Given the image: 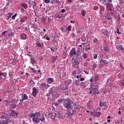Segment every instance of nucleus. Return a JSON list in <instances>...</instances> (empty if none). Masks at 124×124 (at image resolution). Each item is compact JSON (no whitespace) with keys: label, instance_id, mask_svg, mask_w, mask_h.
I'll return each instance as SVG.
<instances>
[{"label":"nucleus","instance_id":"obj_11","mask_svg":"<svg viewBox=\"0 0 124 124\" xmlns=\"http://www.w3.org/2000/svg\"><path fill=\"white\" fill-rule=\"evenodd\" d=\"M0 79H6V74L0 72Z\"/></svg>","mask_w":124,"mask_h":124},{"label":"nucleus","instance_id":"obj_39","mask_svg":"<svg viewBox=\"0 0 124 124\" xmlns=\"http://www.w3.org/2000/svg\"><path fill=\"white\" fill-rule=\"evenodd\" d=\"M55 1H56V3L58 4V5H61L62 4V3H61V1H60V0H55Z\"/></svg>","mask_w":124,"mask_h":124},{"label":"nucleus","instance_id":"obj_29","mask_svg":"<svg viewBox=\"0 0 124 124\" xmlns=\"http://www.w3.org/2000/svg\"><path fill=\"white\" fill-rule=\"evenodd\" d=\"M116 47H117V50H122V49H123V47L122 45H117L116 46Z\"/></svg>","mask_w":124,"mask_h":124},{"label":"nucleus","instance_id":"obj_32","mask_svg":"<svg viewBox=\"0 0 124 124\" xmlns=\"http://www.w3.org/2000/svg\"><path fill=\"white\" fill-rule=\"evenodd\" d=\"M76 74H77V72L76 70L73 71L72 73V76H75V77H76Z\"/></svg>","mask_w":124,"mask_h":124},{"label":"nucleus","instance_id":"obj_10","mask_svg":"<svg viewBox=\"0 0 124 124\" xmlns=\"http://www.w3.org/2000/svg\"><path fill=\"white\" fill-rule=\"evenodd\" d=\"M68 89V88H66V87H63L62 89V93H64L65 95H68V94H69V92H68V90H67Z\"/></svg>","mask_w":124,"mask_h":124},{"label":"nucleus","instance_id":"obj_9","mask_svg":"<svg viewBox=\"0 0 124 124\" xmlns=\"http://www.w3.org/2000/svg\"><path fill=\"white\" fill-rule=\"evenodd\" d=\"M40 87L43 88V89H48L50 87V85H49L47 83H42L40 84Z\"/></svg>","mask_w":124,"mask_h":124},{"label":"nucleus","instance_id":"obj_47","mask_svg":"<svg viewBox=\"0 0 124 124\" xmlns=\"http://www.w3.org/2000/svg\"><path fill=\"white\" fill-rule=\"evenodd\" d=\"M96 66H97V65H96V64H93V69H94V68H96Z\"/></svg>","mask_w":124,"mask_h":124},{"label":"nucleus","instance_id":"obj_7","mask_svg":"<svg viewBox=\"0 0 124 124\" xmlns=\"http://www.w3.org/2000/svg\"><path fill=\"white\" fill-rule=\"evenodd\" d=\"M21 99L19 100L20 103L23 102L24 100H28L29 97H28V95H27V94H23L21 96Z\"/></svg>","mask_w":124,"mask_h":124},{"label":"nucleus","instance_id":"obj_20","mask_svg":"<svg viewBox=\"0 0 124 124\" xmlns=\"http://www.w3.org/2000/svg\"><path fill=\"white\" fill-rule=\"evenodd\" d=\"M72 109H73V113L74 114H75V113L77 112V110H78V108L77 107H75V106L72 107Z\"/></svg>","mask_w":124,"mask_h":124},{"label":"nucleus","instance_id":"obj_57","mask_svg":"<svg viewBox=\"0 0 124 124\" xmlns=\"http://www.w3.org/2000/svg\"><path fill=\"white\" fill-rule=\"evenodd\" d=\"M102 50H103L104 51H107L108 49L106 48V47L102 48Z\"/></svg>","mask_w":124,"mask_h":124},{"label":"nucleus","instance_id":"obj_17","mask_svg":"<svg viewBox=\"0 0 124 124\" xmlns=\"http://www.w3.org/2000/svg\"><path fill=\"white\" fill-rule=\"evenodd\" d=\"M49 117H50V118H51V119H55V118H56V116H57V114L56 113H50L49 114Z\"/></svg>","mask_w":124,"mask_h":124},{"label":"nucleus","instance_id":"obj_6","mask_svg":"<svg viewBox=\"0 0 124 124\" xmlns=\"http://www.w3.org/2000/svg\"><path fill=\"white\" fill-rule=\"evenodd\" d=\"M70 101V100H68L67 103H65V102H64L62 104V106H63V107L65 108H66V109H70V108L72 107V105H71Z\"/></svg>","mask_w":124,"mask_h":124},{"label":"nucleus","instance_id":"obj_27","mask_svg":"<svg viewBox=\"0 0 124 124\" xmlns=\"http://www.w3.org/2000/svg\"><path fill=\"white\" fill-rule=\"evenodd\" d=\"M72 29V27H71V25H69L67 28H66V31H71V29Z\"/></svg>","mask_w":124,"mask_h":124},{"label":"nucleus","instance_id":"obj_15","mask_svg":"<svg viewBox=\"0 0 124 124\" xmlns=\"http://www.w3.org/2000/svg\"><path fill=\"white\" fill-rule=\"evenodd\" d=\"M66 102L65 100L59 99L58 100V104H56V105H59V104H61V103H62V104H63V103H64V102Z\"/></svg>","mask_w":124,"mask_h":124},{"label":"nucleus","instance_id":"obj_54","mask_svg":"<svg viewBox=\"0 0 124 124\" xmlns=\"http://www.w3.org/2000/svg\"><path fill=\"white\" fill-rule=\"evenodd\" d=\"M44 0L46 3H49V2H50V0Z\"/></svg>","mask_w":124,"mask_h":124},{"label":"nucleus","instance_id":"obj_41","mask_svg":"<svg viewBox=\"0 0 124 124\" xmlns=\"http://www.w3.org/2000/svg\"><path fill=\"white\" fill-rule=\"evenodd\" d=\"M71 36L72 38L75 37V36H76V35L75 34V33H71Z\"/></svg>","mask_w":124,"mask_h":124},{"label":"nucleus","instance_id":"obj_37","mask_svg":"<svg viewBox=\"0 0 124 124\" xmlns=\"http://www.w3.org/2000/svg\"><path fill=\"white\" fill-rule=\"evenodd\" d=\"M6 33H7V31H4L2 32V35H3V36H6V35H7Z\"/></svg>","mask_w":124,"mask_h":124},{"label":"nucleus","instance_id":"obj_56","mask_svg":"<svg viewBox=\"0 0 124 124\" xmlns=\"http://www.w3.org/2000/svg\"><path fill=\"white\" fill-rule=\"evenodd\" d=\"M33 72H34V73H35V74H37L38 73V72H37V71L34 69V70H33Z\"/></svg>","mask_w":124,"mask_h":124},{"label":"nucleus","instance_id":"obj_3","mask_svg":"<svg viewBox=\"0 0 124 124\" xmlns=\"http://www.w3.org/2000/svg\"><path fill=\"white\" fill-rule=\"evenodd\" d=\"M69 55L70 57H74L75 58H77V57H78V56H80V53H77V52H76V50H75V48H73L70 53H69Z\"/></svg>","mask_w":124,"mask_h":124},{"label":"nucleus","instance_id":"obj_40","mask_svg":"<svg viewBox=\"0 0 124 124\" xmlns=\"http://www.w3.org/2000/svg\"><path fill=\"white\" fill-rule=\"evenodd\" d=\"M81 15L83 16H85V14H86V12H85V11L84 10H82L81 12Z\"/></svg>","mask_w":124,"mask_h":124},{"label":"nucleus","instance_id":"obj_61","mask_svg":"<svg viewBox=\"0 0 124 124\" xmlns=\"http://www.w3.org/2000/svg\"><path fill=\"white\" fill-rule=\"evenodd\" d=\"M72 82V80L71 79L69 80L68 81V84H71Z\"/></svg>","mask_w":124,"mask_h":124},{"label":"nucleus","instance_id":"obj_14","mask_svg":"<svg viewBox=\"0 0 124 124\" xmlns=\"http://www.w3.org/2000/svg\"><path fill=\"white\" fill-rule=\"evenodd\" d=\"M28 19V17L24 16L23 17L20 18L21 23H24V22H26V20Z\"/></svg>","mask_w":124,"mask_h":124},{"label":"nucleus","instance_id":"obj_59","mask_svg":"<svg viewBox=\"0 0 124 124\" xmlns=\"http://www.w3.org/2000/svg\"><path fill=\"white\" fill-rule=\"evenodd\" d=\"M72 2V0H67V1L66 2H68L69 3H71Z\"/></svg>","mask_w":124,"mask_h":124},{"label":"nucleus","instance_id":"obj_13","mask_svg":"<svg viewBox=\"0 0 124 124\" xmlns=\"http://www.w3.org/2000/svg\"><path fill=\"white\" fill-rule=\"evenodd\" d=\"M0 124H7V120H3L2 118H0Z\"/></svg>","mask_w":124,"mask_h":124},{"label":"nucleus","instance_id":"obj_5","mask_svg":"<svg viewBox=\"0 0 124 124\" xmlns=\"http://www.w3.org/2000/svg\"><path fill=\"white\" fill-rule=\"evenodd\" d=\"M18 113L17 112L15 111V110H12L10 114V118L11 119H14V118H17L18 117Z\"/></svg>","mask_w":124,"mask_h":124},{"label":"nucleus","instance_id":"obj_44","mask_svg":"<svg viewBox=\"0 0 124 124\" xmlns=\"http://www.w3.org/2000/svg\"><path fill=\"white\" fill-rule=\"evenodd\" d=\"M121 85L123 87H124V79L121 80Z\"/></svg>","mask_w":124,"mask_h":124},{"label":"nucleus","instance_id":"obj_4","mask_svg":"<svg viewBox=\"0 0 124 124\" xmlns=\"http://www.w3.org/2000/svg\"><path fill=\"white\" fill-rule=\"evenodd\" d=\"M72 61L73 66H77L78 68L79 67V63H80V62H78V60L76 59L75 57H73Z\"/></svg>","mask_w":124,"mask_h":124},{"label":"nucleus","instance_id":"obj_48","mask_svg":"<svg viewBox=\"0 0 124 124\" xmlns=\"http://www.w3.org/2000/svg\"><path fill=\"white\" fill-rule=\"evenodd\" d=\"M107 20H112V17L111 16H107L106 17Z\"/></svg>","mask_w":124,"mask_h":124},{"label":"nucleus","instance_id":"obj_19","mask_svg":"<svg viewBox=\"0 0 124 124\" xmlns=\"http://www.w3.org/2000/svg\"><path fill=\"white\" fill-rule=\"evenodd\" d=\"M100 115H101L100 112H95L93 113L94 117H100Z\"/></svg>","mask_w":124,"mask_h":124},{"label":"nucleus","instance_id":"obj_24","mask_svg":"<svg viewBox=\"0 0 124 124\" xmlns=\"http://www.w3.org/2000/svg\"><path fill=\"white\" fill-rule=\"evenodd\" d=\"M74 113L73 112L71 113L70 111H68V112L67 113V115L68 117H69V118H71L72 116H73V114Z\"/></svg>","mask_w":124,"mask_h":124},{"label":"nucleus","instance_id":"obj_62","mask_svg":"<svg viewBox=\"0 0 124 124\" xmlns=\"http://www.w3.org/2000/svg\"><path fill=\"white\" fill-rule=\"evenodd\" d=\"M108 11H112V8H108Z\"/></svg>","mask_w":124,"mask_h":124},{"label":"nucleus","instance_id":"obj_34","mask_svg":"<svg viewBox=\"0 0 124 124\" xmlns=\"http://www.w3.org/2000/svg\"><path fill=\"white\" fill-rule=\"evenodd\" d=\"M82 58H83V59H87V58H88V54L84 53L82 55Z\"/></svg>","mask_w":124,"mask_h":124},{"label":"nucleus","instance_id":"obj_18","mask_svg":"<svg viewBox=\"0 0 124 124\" xmlns=\"http://www.w3.org/2000/svg\"><path fill=\"white\" fill-rule=\"evenodd\" d=\"M101 33L102 34H104V35H106V37L107 36V33H108V32L104 30V29H102L101 30Z\"/></svg>","mask_w":124,"mask_h":124},{"label":"nucleus","instance_id":"obj_28","mask_svg":"<svg viewBox=\"0 0 124 124\" xmlns=\"http://www.w3.org/2000/svg\"><path fill=\"white\" fill-rule=\"evenodd\" d=\"M21 6H22V7H24L25 9H27V8H28V5H27V4H26L25 3H22Z\"/></svg>","mask_w":124,"mask_h":124},{"label":"nucleus","instance_id":"obj_12","mask_svg":"<svg viewBox=\"0 0 124 124\" xmlns=\"http://www.w3.org/2000/svg\"><path fill=\"white\" fill-rule=\"evenodd\" d=\"M36 46L37 47H39V48H41V49L43 48V43H39V41L36 42Z\"/></svg>","mask_w":124,"mask_h":124},{"label":"nucleus","instance_id":"obj_30","mask_svg":"<svg viewBox=\"0 0 124 124\" xmlns=\"http://www.w3.org/2000/svg\"><path fill=\"white\" fill-rule=\"evenodd\" d=\"M57 58H58V56H56V57L53 56L52 57V61L53 62H56V61L57 60Z\"/></svg>","mask_w":124,"mask_h":124},{"label":"nucleus","instance_id":"obj_42","mask_svg":"<svg viewBox=\"0 0 124 124\" xmlns=\"http://www.w3.org/2000/svg\"><path fill=\"white\" fill-rule=\"evenodd\" d=\"M20 12H21V13H23V14L25 13V9H24V8H21L20 9Z\"/></svg>","mask_w":124,"mask_h":124},{"label":"nucleus","instance_id":"obj_43","mask_svg":"<svg viewBox=\"0 0 124 124\" xmlns=\"http://www.w3.org/2000/svg\"><path fill=\"white\" fill-rule=\"evenodd\" d=\"M17 16V14H15L14 16H12V18L13 20H15V17Z\"/></svg>","mask_w":124,"mask_h":124},{"label":"nucleus","instance_id":"obj_58","mask_svg":"<svg viewBox=\"0 0 124 124\" xmlns=\"http://www.w3.org/2000/svg\"><path fill=\"white\" fill-rule=\"evenodd\" d=\"M61 12H62V13H64V12H65V9H63L61 10Z\"/></svg>","mask_w":124,"mask_h":124},{"label":"nucleus","instance_id":"obj_33","mask_svg":"<svg viewBox=\"0 0 124 124\" xmlns=\"http://www.w3.org/2000/svg\"><path fill=\"white\" fill-rule=\"evenodd\" d=\"M21 38H22V39H26L27 35H26V34H22L21 35Z\"/></svg>","mask_w":124,"mask_h":124},{"label":"nucleus","instance_id":"obj_25","mask_svg":"<svg viewBox=\"0 0 124 124\" xmlns=\"http://www.w3.org/2000/svg\"><path fill=\"white\" fill-rule=\"evenodd\" d=\"M9 4H10V3L7 2L5 7L3 8V10H6L9 7Z\"/></svg>","mask_w":124,"mask_h":124},{"label":"nucleus","instance_id":"obj_63","mask_svg":"<svg viewBox=\"0 0 124 124\" xmlns=\"http://www.w3.org/2000/svg\"><path fill=\"white\" fill-rule=\"evenodd\" d=\"M121 51H122V53H124V47H122Z\"/></svg>","mask_w":124,"mask_h":124},{"label":"nucleus","instance_id":"obj_8","mask_svg":"<svg viewBox=\"0 0 124 124\" xmlns=\"http://www.w3.org/2000/svg\"><path fill=\"white\" fill-rule=\"evenodd\" d=\"M37 93H38V90H37V88L35 87H33L32 88V93L33 96L35 97V96H36Z\"/></svg>","mask_w":124,"mask_h":124},{"label":"nucleus","instance_id":"obj_51","mask_svg":"<svg viewBox=\"0 0 124 124\" xmlns=\"http://www.w3.org/2000/svg\"><path fill=\"white\" fill-rule=\"evenodd\" d=\"M75 85L76 86H77V87H78V86H79L80 85V83L78 82H75Z\"/></svg>","mask_w":124,"mask_h":124},{"label":"nucleus","instance_id":"obj_36","mask_svg":"<svg viewBox=\"0 0 124 124\" xmlns=\"http://www.w3.org/2000/svg\"><path fill=\"white\" fill-rule=\"evenodd\" d=\"M97 56H98L97 53H93V59L94 60H96V59H97Z\"/></svg>","mask_w":124,"mask_h":124},{"label":"nucleus","instance_id":"obj_64","mask_svg":"<svg viewBox=\"0 0 124 124\" xmlns=\"http://www.w3.org/2000/svg\"><path fill=\"white\" fill-rule=\"evenodd\" d=\"M80 81H84V80H85V78H81L80 79Z\"/></svg>","mask_w":124,"mask_h":124},{"label":"nucleus","instance_id":"obj_55","mask_svg":"<svg viewBox=\"0 0 124 124\" xmlns=\"http://www.w3.org/2000/svg\"><path fill=\"white\" fill-rule=\"evenodd\" d=\"M76 77V78H77V79H78V78H81V75H78Z\"/></svg>","mask_w":124,"mask_h":124},{"label":"nucleus","instance_id":"obj_16","mask_svg":"<svg viewBox=\"0 0 124 124\" xmlns=\"http://www.w3.org/2000/svg\"><path fill=\"white\" fill-rule=\"evenodd\" d=\"M47 82L48 84H52L54 82V79L53 78H48L47 79Z\"/></svg>","mask_w":124,"mask_h":124},{"label":"nucleus","instance_id":"obj_45","mask_svg":"<svg viewBox=\"0 0 124 124\" xmlns=\"http://www.w3.org/2000/svg\"><path fill=\"white\" fill-rule=\"evenodd\" d=\"M8 36H14V33L12 32L11 33H9L8 34Z\"/></svg>","mask_w":124,"mask_h":124},{"label":"nucleus","instance_id":"obj_2","mask_svg":"<svg viewBox=\"0 0 124 124\" xmlns=\"http://www.w3.org/2000/svg\"><path fill=\"white\" fill-rule=\"evenodd\" d=\"M91 88L90 89V92L89 93V94H91L92 93L93 95H94L95 94H98L99 93V92H98V85H94L93 83H91Z\"/></svg>","mask_w":124,"mask_h":124},{"label":"nucleus","instance_id":"obj_23","mask_svg":"<svg viewBox=\"0 0 124 124\" xmlns=\"http://www.w3.org/2000/svg\"><path fill=\"white\" fill-rule=\"evenodd\" d=\"M31 61L32 65H34V64H35V62H35V59H34V58H31Z\"/></svg>","mask_w":124,"mask_h":124},{"label":"nucleus","instance_id":"obj_38","mask_svg":"<svg viewBox=\"0 0 124 124\" xmlns=\"http://www.w3.org/2000/svg\"><path fill=\"white\" fill-rule=\"evenodd\" d=\"M98 78H99L98 75H96L94 77V80L95 81H98Z\"/></svg>","mask_w":124,"mask_h":124},{"label":"nucleus","instance_id":"obj_60","mask_svg":"<svg viewBox=\"0 0 124 124\" xmlns=\"http://www.w3.org/2000/svg\"><path fill=\"white\" fill-rule=\"evenodd\" d=\"M97 41H98V40H97V39H96V38H95V39L93 40V42H94V43L97 42Z\"/></svg>","mask_w":124,"mask_h":124},{"label":"nucleus","instance_id":"obj_1","mask_svg":"<svg viewBox=\"0 0 124 124\" xmlns=\"http://www.w3.org/2000/svg\"><path fill=\"white\" fill-rule=\"evenodd\" d=\"M41 113L39 112H36L35 113H32L29 115L30 117L32 119V121L34 124H39V123L42 122H45V117L44 115H41Z\"/></svg>","mask_w":124,"mask_h":124},{"label":"nucleus","instance_id":"obj_49","mask_svg":"<svg viewBox=\"0 0 124 124\" xmlns=\"http://www.w3.org/2000/svg\"><path fill=\"white\" fill-rule=\"evenodd\" d=\"M50 50L52 51V52H53V53L55 52V48L54 47H50Z\"/></svg>","mask_w":124,"mask_h":124},{"label":"nucleus","instance_id":"obj_22","mask_svg":"<svg viewBox=\"0 0 124 124\" xmlns=\"http://www.w3.org/2000/svg\"><path fill=\"white\" fill-rule=\"evenodd\" d=\"M99 105H100V107H102L103 106H106V104L104 102L100 101H99Z\"/></svg>","mask_w":124,"mask_h":124},{"label":"nucleus","instance_id":"obj_21","mask_svg":"<svg viewBox=\"0 0 124 124\" xmlns=\"http://www.w3.org/2000/svg\"><path fill=\"white\" fill-rule=\"evenodd\" d=\"M106 7L107 8H113V4L108 3L106 4Z\"/></svg>","mask_w":124,"mask_h":124},{"label":"nucleus","instance_id":"obj_31","mask_svg":"<svg viewBox=\"0 0 124 124\" xmlns=\"http://www.w3.org/2000/svg\"><path fill=\"white\" fill-rule=\"evenodd\" d=\"M15 104L14 105V107H17V106H18V102H19V100L18 99L16 100H14Z\"/></svg>","mask_w":124,"mask_h":124},{"label":"nucleus","instance_id":"obj_52","mask_svg":"<svg viewBox=\"0 0 124 124\" xmlns=\"http://www.w3.org/2000/svg\"><path fill=\"white\" fill-rule=\"evenodd\" d=\"M53 89H55L54 87H53V88H51L50 89V93H53Z\"/></svg>","mask_w":124,"mask_h":124},{"label":"nucleus","instance_id":"obj_50","mask_svg":"<svg viewBox=\"0 0 124 124\" xmlns=\"http://www.w3.org/2000/svg\"><path fill=\"white\" fill-rule=\"evenodd\" d=\"M80 85H81V86H82V87H84V86H85L86 85V84L84 82H81L80 83Z\"/></svg>","mask_w":124,"mask_h":124},{"label":"nucleus","instance_id":"obj_46","mask_svg":"<svg viewBox=\"0 0 124 124\" xmlns=\"http://www.w3.org/2000/svg\"><path fill=\"white\" fill-rule=\"evenodd\" d=\"M116 32H117V33H118V34H122V33H121L120 32V30H119V28H118L117 29Z\"/></svg>","mask_w":124,"mask_h":124},{"label":"nucleus","instance_id":"obj_53","mask_svg":"<svg viewBox=\"0 0 124 124\" xmlns=\"http://www.w3.org/2000/svg\"><path fill=\"white\" fill-rule=\"evenodd\" d=\"M92 22H93V21H92V20H91V18H88V23H89V24H91V23H92Z\"/></svg>","mask_w":124,"mask_h":124},{"label":"nucleus","instance_id":"obj_26","mask_svg":"<svg viewBox=\"0 0 124 124\" xmlns=\"http://www.w3.org/2000/svg\"><path fill=\"white\" fill-rule=\"evenodd\" d=\"M100 63H105L106 64H107V63H108V62L106 60H101L100 61Z\"/></svg>","mask_w":124,"mask_h":124},{"label":"nucleus","instance_id":"obj_35","mask_svg":"<svg viewBox=\"0 0 124 124\" xmlns=\"http://www.w3.org/2000/svg\"><path fill=\"white\" fill-rule=\"evenodd\" d=\"M108 2V0H103V4H104V5H106Z\"/></svg>","mask_w":124,"mask_h":124}]
</instances>
